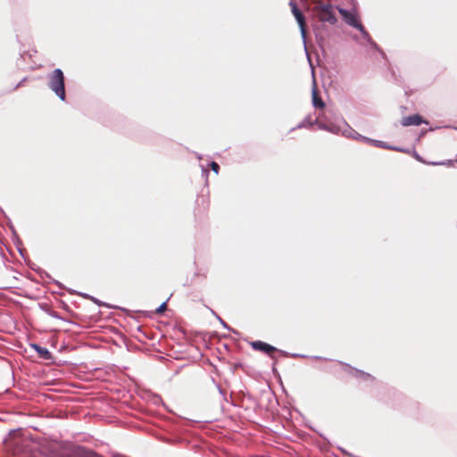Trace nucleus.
<instances>
[{
  "instance_id": "1",
  "label": "nucleus",
  "mask_w": 457,
  "mask_h": 457,
  "mask_svg": "<svg viewBox=\"0 0 457 457\" xmlns=\"http://www.w3.org/2000/svg\"><path fill=\"white\" fill-rule=\"evenodd\" d=\"M313 12L320 21L334 25L337 21V18L334 12L333 5L327 0H312Z\"/></svg>"
},
{
  "instance_id": "2",
  "label": "nucleus",
  "mask_w": 457,
  "mask_h": 457,
  "mask_svg": "<svg viewBox=\"0 0 457 457\" xmlns=\"http://www.w3.org/2000/svg\"><path fill=\"white\" fill-rule=\"evenodd\" d=\"M48 87L62 101L65 100L64 75L61 69L48 75Z\"/></svg>"
},
{
  "instance_id": "3",
  "label": "nucleus",
  "mask_w": 457,
  "mask_h": 457,
  "mask_svg": "<svg viewBox=\"0 0 457 457\" xmlns=\"http://www.w3.org/2000/svg\"><path fill=\"white\" fill-rule=\"evenodd\" d=\"M343 133H344V136L346 137H353V138H356L359 140H362V141L373 144L374 145H376L378 147H381L384 149H392V150H395L398 152H404V150L400 147L391 146V145H388L386 142L370 139L369 137L361 136L351 128L346 129Z\"/></svg>"
},
{
  "instance_id": "4",
  "label": "nucleus",
  "mask_w": 457,
  "mask_h": 457,
  "mask_svg": "<svg viewBox=\"0 0 457 457\" xmlns=\"http://www.w3.org/2000/svg\"><path fill=\"white\" fill-rule=\"evenodd\" d=\"M289 5L291 7V12L293 13V15L295 16L298 25H299V28H300V31H301V36H302V38L303 40V43L305 44V40H306V29H305V26H306V22H305V17L304 15L303 14V12L298 9L297 7V4L295 1L291 0L290 3H289Z\"/></svg>"
},
{
  "instance_id": "5",
  "label": "nucleus",
  "mask_w": 457,
  "mask_h": 457,
  "mask_svg": "<svg viewBox=\"0 0 457 457\" xmlns=\"http://www.w3.org/2000/svg\"><path fill=\"white\" fill-rule=\"evenodd\" d=\"M338 12L341 14L344 21L351 27L358 29L361 23L358 21L357 15L355 12L347 11L344 8H337Z\"/></svg>"
},
{
  "instance_id": "6",
  "label": "nucleus",
  "mask_w": 457,
  "mask_h": 457,
  "mask_svg": "<svg viewBox=\"0 0 457 457\" xmlns=\"http://www.w3.org/2000/svg\"><path fill=\"white\" fill-rule=\"evenodd\" d=\"M422 123H428V122L423 120L422 117L419 114H413V115H410L407 117H403L401 120V124L403 127L419 126Z\"/></svg>"
},
{
  "instance_id": "7",
  "label": "nucleus",
  "mask_w": 457,
  "mask_h": 457,
  "mask_svg": "<svg viewBox=\"0 0 457 457\" xmlns=\"http://www.w3.org/2000/svg\"><path fill=\"white\" fill-rule=\"evenodd\" d=\"M251 345H252L253 349L258 350V351H262L267 353H270L277 351L276 347H274L267 343H264L262 341H253L251 343Z\"/></svg>"
},
{
  "instance_id": "8",
  "label": "nucleus",
  "mask_w": 457,
  "mask_h": 457,
  "mask_svg": "<svg viewBox=\"0 0 457 457\" xmlns=\"http://www.w3.org/2000/svg\"><path fill=\"white\" fill-rule=\"evenodd\" d=\"M362 35V37L366 40V42L374 49H378V45L372 40L367 30L364 29V27L361 25L359 26L357 29Z\"/></svg>"
},
{
  "instance_id": "9",
  "label": "nucleus",
  "mask_w": 457,
  "mask_h": 457,
  "mask_svg": "<svg viewBox=\"0 0 457 457\" xmlns=\"http://www.w3.org/2000/svg\"><path fill=\"white\" fill-rule=\"evenodd\" d=\"M348 128L349 127L347 126V124H344V129H341V127L338 125L331 124V125H329L328 131H329L333 134H340L341 133L342 135H344L343 132Z\"/></svg>"
},
{
  "instance_id": "10",
  "label": "nucleus",
  "mask_w": 457,
  "mask_h": 457,
  "mask_svg": "<svg viewBox=\"0 0 457 457\" xmlns=\"http://www.w3.org/2000/svg\"><path fill=\"white\" fill-rule=\"evenodd\" d=\"M312 104L315 107H324L323 101L317 96L315 89L312 90Z\"/></svg>"
},
{
  "instance_id": "11",
  "label": "nucleus",
  "mask_w": 457,
  "mask_h": 457,
  "mask_svg": "<svg viewBox=\"0 0 457 457\" xmlns=\"http://www.w3.org/2000/svg\"><path fill=\"white\" fill-rule=\"evenodd\" d=\"M32 347L42 356L46 358L49 356V351L46 348L41 347L37 345H33Z\"/></svg>"
},
{
  "instance_id": "12",
  "label": "nucleus",
  "mask_w": 457,
  "mask_h": 457,
  "mask_svg": "<svg viewBox=\"0 0 457 457\" xmlns=\"http://www.w3.org/2000/svg\"><path fill=\"white\" fill-rule=\"evenodd\" d=\"M452 161H446V162H428L430 165H451Z\"/></svg>"
},
{
  "instance_id": "13",
  "label": "nucleus",
  "mask_w": 457,
  "mask_h": 457,
  "mask_svg": "<svg viewBox=\"0 0 457 457\" xmlns=\"http://www.w3.org/2000/svg\"><path fill=\"white\" fill-rule=\"evenodd\" d=\"M211 168L212 170H213V172H215L216 174H218L219 172V169H220V166L217 162H211Z\"/></svg>"
},
{
  "instance_id": "14",
  "label": "nucleus",
  "mask_w": 457,
  "mask_h": 457,
  "mask_svg": "<svg viewBox=\"0 0 457 457\" xmlns=\"http://www.w3.org/2000/svg\"><path fill=\"white\" fill-rule=\"evenodd\" d=\"M166 310V303H162L157 309V313H162Z\"/></svg>"
},
{
  "instance_id": "15",
  "label": "nucleus",
  "mask_w": 457,
  "mask_h": 457,
  "mask_svg": "<svg viewBox=\"0 0 457 457\" xmlns=\"http://www.w3.org/2000/svg\"><path fill=\"white\" fill-rule=\"evenodd\" d=\"M328 127H329V125H328V124H324V123H320V124H319V128H320V129H324V130H327V131H328Z\"/></svg>"
},
{
  "instance_id": "16",
  "label": "nucleus",
  "mask_w": 457,
  "mask_h": 457,
  "mask_svg": "<svg viewBox=\"0 0 457 457\" xmlns=\"http://www.w3.org/2000/svg\"><path fill=\"white\" fill-rule=\"evenodd\" d=\"M357 372L360 374L361 378H366L370 377V374L364 373L363 371H357Z\"/></svg>"
},
{
  "instance_id": "17",
  "label": "nucleus",
  "mask_w": 457,
  "mask_h": 457,
  "mask_svg": "<svg viewBox=\"0 0 457 457\" xmlns=\"http://www.w3.org/2000/svg\"><path fill=\"white\" fill-rule=\"evenodd\" d=\"M414 156L418 161L426 163V162L423 161L422 158L418 154L415 153Z\"/></svg>"
},
{
  "instance_id": "18",
  "label": "nucleus",
  "mask_w": 457,
  "mask_h": 457,
  "mask_svg": "<svg viewBox=\"0 0 457 457\" xmlns=\"http://www.w3.org/2000/svg\"><path fill=\"white\" fill-rule=\"evenodd\" d=\"M219 320L220 321V323L222 324L223 327L228 328V327L227 326V324L220 319L219 318Z\"/></svg>"
},
{
  "instance_id": "19",
  "label": "nucleus",
  "mask_w": 457,
  "mask_h": 457,
  "mask_svg": "<svg viewBox=\"0 0 457 457\" xmlns=\"http://www.w3.org/2000/svg\"><path fill=\"white\" fill-rule=\"evenodd\" d=\"M305 127V120L298 124L297 128H303Z\"/></svg>"
},
{
  "instance_id": "20",
  "label": "nucleus",
  "mask_w": 457,
  "mask_h": 457,
  "mask_svg": "<svg viewBox=\"0 0 457 457\" xmlns=\"http://www.w3.org/2000/svg\"><path fill=\"white\" fill-rule=\"evenodd\" d=\"M92 300H93L95 303H98L99 305H101V303H100L99 301H97L96 299H95V298H93V297H92Z\"/></svg>"
}]
</instances>
